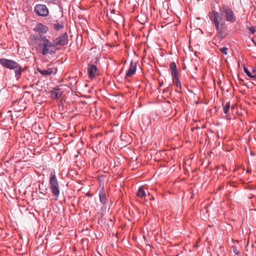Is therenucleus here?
<instances>
[{"instance_id":"1","label":"nucleus","mask_w":256,"mask_h":256,"mask_svg":"<svg viewBox=\"0 0 256 256\" xmlns=\"http://www.w3.org/2000/svg\"><path fill=\"white\" fill-rule=\"evenodd\" d=\"M0 64H1L4 68L10 70H14V72L15 78L17 80H18L20 78L24 70L20 64L12 60L4 58H0Z\"/></svg>"},{"instance_id":"2","label":"nucleus","mask_w":256,"mask_h":256,"mask_svg":"<svg viewBox=\"0 0 256 256\" xmlns=\"http://www.w3.org/2000/svg\"><path fill=\"white\" fill-rule=\"evenodd\" d=\"M40 38L42 42L41 44L42 54L44 56L55 54L56 48L54 41L52 40V42L46 36H40Z\"/></svg>"},{"instance_id":"3","label":"nucleus","mask_w":256,"mask_h":256,"mask_svg":"<svg viewBox=\"0 0 256 256\" xmlns=\"http://www.w3.org/2000/svg\"><path fill=\"white\" fill-rule=\"evenodd\" d=\"M49 185L53 197L55 200H57L60 195V186L55 174L51 173Z\"/></svg>"},{"instance_id":"4","label":"nucleus","mask_w":256,"mask_h":256,"mask_svg":"<svg viewBox=\"0 0 256 256\" xmlns=\"http://www.w3.org/2000/svg\"><path fill=\"white\" fill-rule=\"evenodd\" d=\"M214 26L216 32V35L215 38L216 40H218L220 42L221 40L224 38L228 34L226 25V24L224 20H222L221 22Z\"/></svg>"},{"instance_id":"5","label":"nucleus","mask_w":256,"mask_h":256,"mask_svg":"<svg viewBox=\"0 0 256 256\" xmlns=\"http://www.w3.org/2000/svg\"><path fill=\"white\" fill-rule=\"evenodd\" d=\"M220 12L222 16L224 17L226 20L230 22H234L236 18L232 10L228 6L223 5L220 8Z\"/></svg>"},{"instance_id":"6","label":"nucleus","mask_w":256,"mask_h":256,"mask_svg":"<svg viewBox=\"0 0 256 256\" xmlns=\"http://www.w3.org/2000/svg\"><path fill=\"white\" fill-rule=\"evenodd\" d=\"M54 43L56 47L58 46H64L68 44V34L66 32H64L59 36L58 37L53 40Z\"/></svg>"},{"instance_id":"7","label":"nucleus","mask_w":256,"mask_h":256,"mask_svg":"<svg viewBox=\"0 0 256 256\" xmlns=\"http://www.w3.org/2000/svg\"><path fill=\"white\" fill-rule=\"evenodd\" d=\"M36 13L40 16H46L48 14L47 7L44 4H36L34 7Z\"/></svg>"},{"instance_id":"8","label":"nucleus","mask_w":256,"mask_h":256,"mask_svg":"<svg viewBox=\"0 0 256 256\" xmlns=\"http://www.w3.org/2000/svg\"><path fill=\"white\" fill-rule=\"evenodd\" d=\"M208 18L212 24L214 25L221 22L222 20L219 13L216 11H212L208 13Z\"/></svg>"},{"instance_id":"9","label":"nucleus","mask_w":256,"mask_h":256,"mask_svg":"<svg viewBox=\"0 0 256 256\" xmlns=\"http://www.w3.org/2000/svg\"><path fill=\"white\" fill-rule=\"evenodd\" d=\"M33 30L38 32L40 36H44L43 34L46 33L48 31V28L41 23H38L34 28Z\"/></svg>"},{"instance_id":"10","label":"nucleus","mask_w":256,"mask_h":256,"mask_svg":"<svg viewBox=\"0 0 256 256\" xmlns=\"http://www.w3.org/2000/svg\"><path fill=\"white\" fill-rule=\"evenodd\" d=\"M37 71L44 76H50L52 74H55L57 72V68L56 67L48 68L46 70H42L37 68Z\"/></svg>"},{"instance_id":"11","label":"nucleus","mask_w":256,"mask_h":256,"mask_svg":"<svg viewBox=\"0 0 256 256\" xmlns=\"http://www.w3.org/2000/svg\"><path fill=\"white\" fill-rule=\"evenodd\" d=\"M136 70V62L131 60L130 66L128 70L126 72V76L130 77L135 74Z\"/></svg>"},{"instance_id":"12","label":"nucleus","mask_w":256,"mask_h":256,"mask_svg":"<svg viewBox=\"0 0 256 256\" xmlns=\"http://www.w3.org/2000/svg\"><path fill=\"white\" fill-rule=\"evenodd\" d=\"M98 68L95 65L93 64L88 65V72L90 78H94L96 76Z\"/></svg>"},{"instance_id":"13","label":"nucleus","mask_w":256,"mask_h":256,"mask_svg":"<svg viewBox=\"0 0 256 256\" xmlns=\"http://www.w3.org/2000/svg\"><path fill=\"white\" fill-rule=\"evenodd\" d=\"M50 97L54 100L59 98L62 94V92L60 89L58 88L51 90L50 92Z\"/></svg>"},{"instance_id":"14","label":"nucleus","mask_w":256,"mask_h":256,"mask_svg":"<svg viewBox=\"0 0 256 256\" xmlns=\"http://www.w3.org/2000/svg\"><path fill=\"white\" fill-rule=\"evenodd\" d=\"M30 38L34 44H36L40 48H41L42 42L41 41L40 36L39 34L38 36L35 34L31 35Z\"/></svg>"},{"instance_id":"15","label":"nucleus","mask_w":256,"mask_h":256,"mask_svg":"<svg viewBox=\"0 0 256 256\" xmlns=\"http://www.w3.org/2000/svg\"><path fill=\"white\" fill-rule=\"evenodd\" d=\"M99 198L100 202L103 204H105L107 203L108 200L104 188H101L99 191Z\"/></svg>"},{"instance_id":"16","label":"nucleus","mask_w":256,"mask_h":256,"mask_svg":"<svg viewBox=\"0 0 256 256\" xmlns=\"http://www.w3.org/2000/svg\"><path fill=\"white\" fill-rule=\"evenodd\" d=\"M170 68L172 76H176L178 75V72L175 62H173L170 64Z\"/></svg>"},{"instance_id":"17","label":"nucleus","mask_w":256,"mask_h":256,"mask_svg":"<svg viewBox=\"0 0 256 256\" xmlns=\"http://www.w3.org/2000/svg\"><path fill=\"white\" fill-rule=\"evenodd\" d=\"M39 192L41 194L45 196L47 194L48 188L46 184H44V182H42L38 186Z\"/></svg>"},{"instance_id":"18","label":"nucleus","mask_w":256,"mask_h":256,"mask_svg":"<svg viewBox=\"0 0 256 256\" xmlns=\"http://www.w3.org/2000/svg\"><path fill=\"white\" fill-rule=\"evenodd\" d=\"M172 78L173 83L176 85L179 89L180 90H182V85L180 81L178 78V75L176 76H172Z\"/></svg>"},{"instance_id":"19","label":"nucleus","mask_w":256,"mask_h":256,"mask_svg":"<svg viewBox=\"0 0 256 256\" xmlns=\"http://www.w3.org/2000/svg\"><path fill=\"white\" fill-rule=\"evenodd\" d=\"M214 250L216 253H218V256H224L223 248L220 244H216L215 246Z\"/></svg>"},{"instance_id":"20","label":"nucleus","mask_w":256,"mask_h":256,"mask_svg":"<svg viewBox=\"0 0 256 256\" xmlns=\"http://www.w3.org/2000/svg\"><path fill=\"white\" fill-rule=\"evenodd\" d=\"M136 196L138 197L142 198L146 196V194L143 186H141L138 188V191L136 193Z\"/></svg>"},{"instance_id":"21","label":"nucleus","mask_w":256,"mask_h":256,"mask_svg":"<svg viewBox=\"0 0 256 256\" xmlns=\"http://www.w3.org/2000/svg\"><path fill=\"white\" fill-rule=\"evenodd\" d=\"M64 26L62 23H59L57 22L53 24V27L56 30H60L64 28Z\"/></svg>"},{"instance_id":"22","label":"nucleus","mask_w":256,"mask_h":256,"mask_svg":"<svg viewBox=\"0 0 256 256\" xmlns=\"http://www.w3.org/2000/svg\"><path fill=\"white\" fill-rule=\"evenodd\" d=\"M224 112V114H227L228 112L230 107V102H226L225 104H222Z\"/></svg>"},{"instance_id":"23","label":"nucleus","mask_w":256,"mask_h":256,"mask_svg":"<svg viewBox=\"0 0 256 256\" xmlns=\"http://www.w3.org/2000/svg\"><path fill=\"white\" fill-rule=\"evenodd\" d=\"M228 48L226 47L220 48V52L225 55H226L228 54Z\"/></svg>"},{"instance_id":"24","label":"nucleus","mask_w":256,"mask_h":256,"mask_svg":"<svg viewBox=\"0 0 256 256\" xmlns=\"http://www.w3.org/2000/svg\"><path fill=\"white\" fill-rule=\"evenodd\" d=\"M244 72L246 74V75L250 77V78H252V72H250L247 68H246V67L244 66Z\"/></svg>"},{"instance_id":"25","label":"nucleus","mask_w":256,"mask_h":256,"mask_svg":"<svg viewBox=\"0 0 256 256\" xmlns=\"http://www.w3.org/2000/svg\"><path fill=\"white\" fill-rule=\"evenodd\" d=\"M233 252L236 254H239V250L238 249L236 246H233L232 247Z\"/></svg>"},{"instance_id":"26","label":"nucleus","mask_w":256,"mask_h":256,"mask_svg":"<svg viewBox=\"0 0 256 256\" xmlns=\"http://www.w3.org/2000/svg\"><path fill=\"white\" fill-rule=\"evenodd\" d=\"M248 30L252 34H254L256 32V30H255L254 27H253V26L250 27V28H248Z\"/></svg>"},{"instance_id":"27","label":"nucleus","mask_w":256,"mask_h":256,"mask_svg":"<svg viewBox=\"0 0 256 256\" xmlns=\"http://www.w3.org/2000/svg\"><path fill=\"white\" fill-rule=\"evenodd\" d=\"M252 74V78H256V69H254Z\"/></svg>"},{"instance_id":"28","label":"nucleus","mask_w":256,"mask_h":256,"mask_svg":"<svg viewBox=\"0 0 256 256\" xmlns=\"http://www.w3.org/2000/svg\"><path fill=\"white\" fill-rule=\"evenodd\" d=\"M55 0H46V2L48 3H52Z\"/></svg>"},{"instance_id":"29","label":"nucleus","mask_w":256,"mask_h":256,"mask_svg":"<svg viewBox=\"0 0 256 256\" xmlns=\"http://www.w3.org/2000/svg\"><path fill=\"white\" fill-rule=\"evenodd\" d=\"M247 172H251V170H247Z\"/></svg>"},{"instance_id":"30","label":"nucleus","mask_w":256,"mask_h":256,"mask_svg":"<svg viewBox=\"0 0 256 256\" xmlns=\"http://www.w3.org/2000/svg\"><path fill=\"white\" fill-rule=\"evenodd\" d=\"M255 46H256V44H255Z\"/></svg>"},{"instance_id":"31","label":"nucleus","mask_w":256,"mask_h":256,"mask_svg":"<svg viewBox=\"0 0 256 256\" xmlns=\"http://www.w3.org/2000/svg\"><path fill=\"white\" fill-rule=\"evenodd\" d=\"M255 79H256V78Z\"/></svg>"}]
</instances>
